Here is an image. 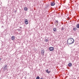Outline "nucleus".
<instances>
[{"label": "nucleus", "instance_id": "9", "mask_svg": "<svg viewBox=\"0 0 79 79\" xmlns=\"http://www.w3.org/2000/svg\"><path fill=\"white\" fill-rule=\"evenodd\" d=\"M28 9H27V7H25L24 8V11H27V10Z\"/></svg>", "mask_w": 79, "mask_h": 79}, {"label": "nucleus", "instance_id": "3", "mask_svg": "<svg viewBox=\"0 0 79 79\" xmlns=\"http://www.w3.org/2000/svg\"><path fill=\"white\" fill-rule=\"evenodd\" d=\"M44 51H45V50H44V49H43L41 50V53L42 55H44V53L45 52Z\"/></svg>", "mask_w": 79, "mask_h": 79}, {"label": "nucleus", "instance_id": "4", "mask_svg": "<svg viewBox=\"0 0 79 79\" xmlns=\"http://www.w3.org/2000/svg\"><path fill=\"white\" fill-rule=\"evenodd\" d=\"M49 50L50 51H53L54 50V48L53 47H51L49 48Z\"/></svg>", "mask_w": 79, "mask_h": 79}, {"label": "nucleus", "instance_id": "19", "mask_svg": "<svg viewBox=\"0 0 79 79\" xmlns=\"http://www.w3.org/2000/svg\"><path fill=\"white\" fill-rule=\"evenodd\" d=\"M2 60V59L1 58H0V61H1Z\"/></svg>", "mask_w": 79, "mask_h": 79}, {"label": "nucleus", "instance_id": "8", "mask_svg": "<svg viewBox=\"0 0 79 79\" xmlns=\"http://www.w3.org/2000/svg\"><path fill=\"white\" fill-rule=\"evenodd\" d=\"M51 6H54V5H55V3L54 2H53L51 3Z\"/></svg>", "mask_w": 79, "mask_h": 79}, {"label": "nucleus", "instance_id": "5", "mask_svg": "<svg viewBox=\"0 0 79 79\" xmlns=\"http://www.w3.org/2000/svg\"><path fill=\"white\" fill-rule=\"evenodd\" d=\"M55 23L56 26H57L58 24V20H56Z\"/></svg>", "mask_w": 79, "mask_h": 79}, {"label": "nucleus", "instance_id": "6", "mask_svg": "<svg viewBox=\"0 0 79 79\" xmlns=\"http://www.w3.org/2000/svg\"><path fill=\"white\" fill-rule=\"evenodd\" d=\"M7 65H6L5 66H4V68H3V70L5 71V70H6V69H7Z\"/></svg>", "mask_w": 79, "mask_h": 79}, {"label": "nucleus", "instance_id": "11", "mask_svg": "<svg viewBox=\"0 0 79 79\" xmlns=\"http://www.w3.org/2000/svg\"><path fill=\"white\" fill-rule=\"evenodd\" d=\"M53 31H54V32H55L57 30H56V28H54L53 29Z\"/></svg>", "mask_w": 79, "mask_h": 79}, {"label": "nucleus", "instance_id": "18", "mask_svg": "<svg viewBox=\"0 0 79 79\" xmlns=\"http://www.w3.org/2000/svg\"><path fill=\"white\" fill-rule=\"evenodd\" d=\"M48 6H49L47 5V7L48 8Z\"/></svg>", "mask_w": 79, "mask_h": 79}, {"label": "nucleus", "instance_id": "12", "mask_svg": "<svg viewBox=\"0 0 79 79\" xmlns=\"http://www.w3.org/2000/svg\"><path fill=\"white\" fill-rule=\"evenodd\" d=\"M76 27L77 28H78V29H79V24H77L76 26Z\"/></svg>", "mask_w": 79, "mask_h": 79}, {"label": "nucleus", "instance_id": "15", "mask_svg": "<svg viewBox=\"0 0 79 79\" xmlns=\"http://www.w3.org/2000/svg\"><path fill=\"white\" fill-rule=\"evenodd\" d=\"M45 41L47 42H48V39H46V40H45Z\"/></svg>", "mask_w": 79, "mask_h": 79}, {"label": "nucleus", "instance_id": "10", "mask_svg": "<svg viewBox=\"0 0 79 79\" xmlns=\"http://www.w3.org/2000/svg\"><path fill=\"white\" fill-rule=\"evenodd\" d=\"M68 66L70 67L72 66V64L71 63H69L68 64Z\"/></svg>", "mask_w": 79, "mask_h": 79}, {"label": "nucleus", "instance_id": "13", "mask_svg": "<svg viewBox=\"0 0 79 79\" xmlns=\"http://www.w3.org/2000/svg\"><path fill=\"white\" fill-rule=\"evenodd\" d=\"M73 30H74V31H76L77 30V28H76V27L75 28H73Z\"/></svg>", "mask_w": 79, "mask_h": 79}, {"label": "nucleus", "instance_id": "2", "mask_svg": "<svg viewBox=\"0 0 79 79\" xmlns=\"http://www.w3.org/2000/svg\"><path fill=\"white\" fill-rule=\"evenodd\" d=\"M24 22L25 24H29V22H28V20L27 19H25Z\"/></svg>", "mask_w": 79, "mask_h": 79}, {"label": "nucleus", "instance_id": "1", "mask_svg": "<svg viewBox=\"0 0 79 79\" xmlns=\"http://www.w3.org/2000/svg\"><path fill=\"white\" fill-rule=\"evenodd\" d=\"M74 42V40L72 38H69L68 40L67 43L69 45L73 44Z\"/></svg>", "mask_w": 79, "mask_h": 79}, {"label": "nucleus", "instance_id": "16", "mask_svg": "<svg viewBox=\"0 0 79 79\" xmlns=\"http://www.w3.org/2000/svg\"><path fill=\"white\" fill-rule=\"evenodd\" d=\"M36 79H40V77H36Z\"/></svg>", "mask_w": 79, "mask_h": 79}, {"label": "nucleus", "instance_id": "20", "mask_svg": "<svg viewBox=\"0 0 79 79\" xmlns=\"http://www.w3.org/2000/svg\"><path fill=\"white\" fill-rule=\"evenodd\" d=\"M20 29H21L22 27H20Z\"/></svg>", "mask_w": 79, "mask_h": 79}, {"label": "nucleus", "instance_id": "17", "mask_svg": "<svg viewBox=\"0 0 79 79\" xmlns=\"http://www.w3.org/2000/svg\"><path fill=\"white\" fill-rule=\"evenodd\" d=\"M62 30H64V28L63 27L62 28Z\"/></svg>", "mask_w": 79, "mask_h": 79}, {"label": "nucleus", "instance_id": "14", "mask_svg": "<svg viewBox=\"0 0 79 79\" xmlns=\"http://www.w3.org/2000/svg\"><path fill=\"white\" fill-rule=\"evenodd\" d=\"M46 72L47 73H50V71H48V70L47 69L46 70Z\"/></svg>", "mask_w": 79, "mask_h": 79}, {"label": "nucleus", "instance_id": "7", "mask_svg": "<svg viewBox=\"0 0 79 79\" xmlns=\"http://www.w3.org/2000/svg\"><path fill=\"white\" fill-rule=\"evenodd\" d=\"M15 39V36H12L11 37V39L12 40H14Z\"/></svg>", "mask_w": 79, "mask_h": 79}]
</instances>
